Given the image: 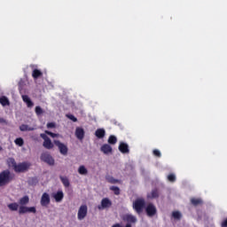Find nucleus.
Returning a JSON list of instances; mask_svg holds the SVG:
<instances>
[{
    "mask_svg": "<svg viewBox=\"0 0 227 227\" xmlns=\"http://www.w3.org/2000/svg\"><path fill=\"white\" fill-rule=\"evenodd\" d=\"M13 180H15V174L12 173L9 169L0 172V187L8 185Z\"/></svg>",
    "mask_w": 227,
    "mask_h": 227,
    "instance_id": "obj_1",
    "label": "nucleus"
},
{
    "mask_svg": "<svg viewBox=\"0 0 227 227\" xmlns=\"http://www.w3.org/2000/svg\"><path fill=\"white\" fill-rule=\"evenodd\" d=\"M143 207L145 208L147 216L153 217L155 215H157V207H155L153 203L146 204L145 200H143Z\"/></svg>",
    "mask_w": 227,
    "mask_h": 227,
    "instance_id": "obj_2",
    "label": "nucleus"
},
{
    "mask_svg": "<svg viewBox=\"0 0 227 227\" xmlns=\"http://www.w3.org/2000/svg\"><path fill=\"white\" fill-rule=\"evenodd\" d=\"M30 167L31 164L27 162L19 163L15 166L14 171L15 173H26Z\"/></svg>",
    "mask_w": 227,
    "mask_h": 227,
    "instance_id": "obj_3",
    "label": "nucleus"
},
{
    "mask_svg": "<svg viewBox=\"0 0 227 227\" xmlns=\"http://www.w3.org/2000/svg\"><path fill=\"white\" fill-rule=\"evenodd\" d=\"M41 160H43V162H45L49 166H54L55 163L54 158H52V156L49 153H43L41 154Z\"/></svg>",
    "mask_w": 227,
    "mask_h": 227,
    "instance_id": "obj_4",
    "label": "nucleus"
},
{
    "mask_svg": "<svg viewBox=\"0 0 227 227\" xmlns=\"http://www.w3.org/2000/svg\"><path fill=\"white\" fill-rule=\"evenodd\" d=\"M40 137H42V139L44 140L43 144V146H44V148H46L47 150H51V148H54V144H52V142L51 141V138L47 137L45 133H42L40 135Z\"/></svg>",
    "mask_w": 227,
    "mask_h": 227,
    "instance_id": "obj_5",
    "label": "nucleus"
},
{
    "mask_svg": "<svg viewBox=\"0 0 227 227\" xmlns=\"http://www.w3.org/2000/svg\"><path fill=\"white\" fill-rule=\"evenodd\" d=\"M54 145L59 148L61 155H68V146L59 140H54Z\"/></svg>",
    "mask_w": 227,
    "mask_h": 227,
    "instance_id": "obj_6",
    "label": "nucleus"
},
{
    "mask_svg": "<svg viewBox=\"0 0 227 227\" xmlns=\"http://www.w3.org/2000/svg\"><path fill=\"white\" fill-rule=\"evenodd\" d=\"M19 214H36V207H26V206H20L19 209Z\"/></svg>",
    "mask_w": 227,
    "mask_h": 227,
    "instance_id": "obj_7",
    "label": "nucleus"
},
{
    "mask_svg": "<svg viewBox=\"0 0 227 227\" xmlns=\"http://www.w3.org/2000/svg\"><path fill=\"white\" fill-rule=\"evenodd\" d=\"M113 202L108 198H104L101 200V205L98 206V210H104L106 208H111Z\"/></svg>",
    "mask_w": 227,
    "mask_h": 227,
    "instance_id": "obj_8",
    "label": "nucleus"
},
{
    "mask_svg": "<svg viewBox=\"0 0 227 227\" xmlns=\"http://www.w3.org/2000/svg\"><path fill=\"white\" fill-rule=\"evenodd\" d=\"M86 215H88V206L82 205L78 210L79 221H82V219H84L86 217Z\"/></svg>",
    "mask_w": 227,
    "mask_h": 227,
    "instance_id": "obj_9",
    "label": "nucleus"
},
{
    "mask_svg": "<svg viewBox=\"0 0 227 227\" xmlns=\"http://www.w3.org/2000/svg\"><path fill=\"white\" fill-rule=\"evenodd\" d=\"M133 208L137 212V214L141 213V210H143V199H137L133 203Z\"/></svg>",
    "mask_w": 227,
    "mask_h": 227,
    "instance_id": "obj_10",
    "label": "nucleus"
},
{
    "mask_svg": "<svg viewBox=\"0 0 227 227\" xmlns=\"http://www.w3.org/2000/svg\"><path fill=\"white\" fill-rule=\"evenodd\" d=\"M50 203H51V196H49V193L44 192L41 198V205L42 207H47V205H49Z\"/></svg>",
    "mask_w": 227,
    "mask_h": 227,
    "instance_id": "obj_11",
    "label": "nucleus"
},
{
    "mask_svg": "<svg viewBox=\"0 0 227 227\" xmlns=\"http://www.w3.org/2000/svg\"><path fill=\"white\" fill-rule=\"evenodd\" d=\"M119 151L121 153H129L130 152V150L129 149V145H127V143H124V142H121L119 145Z\"/></svg>",
    "mask_w": 227,
    "mask_h": 227,
    "instance_id": "obj_12",
    "label": "nucleus"
},
{
    "mask_svg": "<svg viewBox=\"0 0 227 227\" xmlns=\"http://www.w3.org/2000/svg\"><path fill=\"white\" fill-rule=\"evenodd\" d=\"M101 152H103L105 155H108V153H113V147L107 144H105L101 147Z\"/></svg>",
    "mask_w": 227,
    "mask_h": 227,
    "instance_id": "obj_13",
    "label": "nucleus"
},
{
    "mask_svg": "<svg viewBox=\"0 0 227 227\" xmlns=\"http://www.w3.org/2000/svg\"><path fill=\"white\" fill-rule=\"evenodd\" d=\"M75 136H76L77 139H80V141H82V139H84V129L76 128Z\"/></svg>",
    "mask_w": 227,
    "mask_h": 227,
    "instance_id": "obj_14",
    "label": "nucleus"
},
{
    "mask_svg": "<svg viewBox=\"0 0 227 227\" xmlns=\"http://www.w3.org/2000/svg\"><path fill=\"white\" fill-rule=\"evenodd\" d=\"M122 219H123V221H126V223H128V224H130V223H136V221H137L136 219V216H134L132 215H124Z\"/></svg>",
    "mask_w": 227,
    "mask_h": 227,
    "instance_id": "obj_15",
    "label": "nucleus"
},
{
    "mask_svg": "<svg viewBox=\"0 0 227 227\" xmlns=\"http://www.w3.org/2000/svg\"><path fill=\"white\" fill-rule=\"evenodd\" d=\"M65 195L63 194L62 191H59L57 193L53 194V198L57 203H59L60 201H63V198Z\"/></svg>",
    "mask_w": 227,
    "mask_h": 227,
    "instance_id": "obj_16",
    "label": "nucleus"
},
{
    "mask_svg": "<svg viewBox=\"0 0 227 227\" xmlns=\"http://www.w3.org/2000/svg\"><path fill=\"white\" fill-rule=\"evenodd\" d=\"M22 99H23V102L27 104V107H33V106H35V103L31 101V98L27 95H23Z\"/></svg>",
    "mask_w": 227,
    "mask_h": 227,
    "instance_id": "obj_17",
    "label": "nucleus"
},
{
    "mask_svg": "<svg viewBox=\"0 0 227 227\" xmlns=\"http://www.w3.org/2000/svg\"><path fill=\"white\" fill-rule=\"evenodd\" d=\"M96 137H98V139H102L106 137V129H98L95 132Z\"/></svg>",
    "mask_w": 227,
    "mask_h": 227,
    "instance_id": "obj_18",
    "label": "nucleus"
},
{
    "mask_svg": "<svg viewBox=\"0 0 227 227\" xmlns=\"http://www.w3.org/2000/svg\"><path fill=\"white\" fill-rule=\"evenodd\" d=\"M7 207H8L9 210H11L12 212H17V210L20 209L19 203H17V202L8 204Z\"/></svg>",
    "mask_w": 227,
    "mask_h": 227,
    "instance_id": "obj_19",
    "label": "nucleus"
},
{
    "mask_svg": "<svg viewBox=\"0 0 227 227\" xmlns=\"http://www.w3.org/2000/svg\"><path fill=\"white\" fill-rule=\"evenodd\" d=\"M159 196H160L159 190L154 189V190H153V191L151 192L150 194L147 195V198H148V199H157V198H159Z\"/></svg>",
    "mask_w": 227,
    "mask_h": 227,
    "instance_id": "obj_20",
    "label": "nucleus"
},
{
    "mask_svg": "<svg viewBox=\"0 0 227 227\" xmlns=\"http://www.w3.org/2000/svg\"><path fill=\"white\" fill-rule=\"evenodd\" d=\"M20 130H21V132H27V131H33L35 130V128L29 127L27 124H22L21 126H20Z\"/></svg>",
    "mask_w": 227,
    "mask_h": 227,
    "instance_id": "obj_21",
    "label": "nucleus"
},
{
    "mask_svg": "<svg viewBox=\"0 0 227 227\" xmlns=\"http://www.w3.org/2000/svg\"><path fill=\"white\" fill-rule=\"evenodd\" d=\"M59 179L62 182L63 185L66 187H70V180H68V177L59 176Z\"/></svg>",
    "mask_w": 227,
    "mask_h": 227,
    "instance_id": "obj_22",
    "label": "nucleus"
},
{
    "mask_svg": "<svg viewBox=\"0 0 227 227\" xmlns=\"http://www.w3.org/2000/svg\"><path fill=\"white\" fill-rule=\"evenodd\" d=\"M19 203L21 205V207L27 205V203H29V196L25 195L24 197L20 199Z\"/></svg>",
    "mask_w": 227,
    "mask_h": 227,
    "instance_id": "obj_23",
    "label": "nucleus"
},
{
    "mask_svg": "<svg viewBox=\"0 0 227 227\" xmlns=\"http://www.w3.org/2000/svg\"><path fill=\"white\" fill-rule=\"evenodd\" d=\"M7 164L10 168H12L13 169H15V167L17 166V162L15 161V159H13V158H9L7 160Z\"/></svg>",
    "mask_w": 227,
    "mask_h": 227,
    "instance_id": "obj_24",
    "label": "nucleus"
},
{
    "mask_svg": "<svg viewBox=\"0 0 227 227\" xmlns=\"http://www.w3.org/2000/svg\"><path fill=\"white\" fill-rule=\"evenodd\" d=\"M191 203L194 207H197L199 205H201L203 203V201L200 199L192 198V199H191Z\"/></svg>",
    "mask_w": 227,
    "mask_h": 227,
    "instance_id": "obj_25",
    "label": "nucleus"
},
{
    "mask_svg": "<svg viewBox=\"0 0 227 227\" xmlns=\"http://www.w3.org/2000/svg\"><path fill=\"white\" fill-rule=\"evenodd\" d=\"M0 104H2V106H10V100H8V98L6 97H2L0 98Z\"/></svg>",
    "mask_w": 227,
    "mask_h": 227,
    "instance_id": "obj_26",
    "label": "nucleus"
},
{
    "mask_svg": "<svg viewBox=\"0 0 227 227\" xmlns=\"http://www.w3.org/2000/svg\"><path fill=\"white\" fill-rule=\"evenodd\" d=\"M117 141H118V138H116V137L113 135L110 136L108 138L109 145H116Z\"/></svg>",
    "mask_w": 227,
    "mask_h": 227,
    "instance_id": "obj_27",
    "label": "nucleus"
},
{
    "mask_svg": "<svg viewBox=\"0 0 227 227\" xmlns=\"http://www.w3.org/2000/svg\"><path fill=\"white\" fill-rule=\"evenodd\" d=\"M78 173L80 175H88V169H86V167L84 166H80V168H78Z\"/></svg>",
    "mask_w": 227,
    "mask_h": 227,
    "instance_id": "obj_28",
    "label": "nucleus"
},
{
    "mask_svg": "<svg viewBox=\"0 0 227 227\" xmlns=\"http://www.w3.org/2000/svg\"><path fill=\"white\" fill-rule=\"evenodd\" d=\"M107 182H109V184H121V181L118 179H114V177L113 176H108L106 178Z\"/></svg>",
    "mask_w": 227,
    "mask_h": 227,
    "instance_id": "obj_29",
    "label": "nucleus"
},
{
    "mask_svg": "<svg viewBox=\"0 0 227 227\" xmlns=\"http://www.w3.org/2000/svg\"><path fill=\"white\" fill-rule=\"evenodd\" d=\"M110 191H113L114 193L116 196H120V187H118V186H111V187H110Z\"/></svg>",
    "mask_w": 227,
    "mask_h": 227,
    "instance_id": "obj_30",
    "label": "nucleus"
},
{
    "mask_svg": "<svg viewBox=\"0 0 227 227\" xmlns=\"http://www.w3.org/2000/svg\"><path fill=\"white\" fill-rule=\"evenodd\" d=\"M14 143L18 145V146H24V139H22V137H19L16 138Z\"/></svg>",
    "mask_w": 227,
    "mask_h": 227,
    "instance_id": "obj_31",
    "label": "nucleus"
},
{
    "mask_svg": "<svg viewBox=\"0 0 227 227\" xmlns=\"http://www.w3.org/2000/svg\"><path fill=\"white\" fill-rule=\"evenodd\" d=\"M34 79H38V77H40V75H42V72H40V70L38 69H35L33 71V74H32Z\"/></svg>",
    "mask_w": 227,
    "mask_h": 227,
    "instance_id": "obj_32",
    "label": "nucleus"
},
{
    "mask_svg": "<svg viewBox=\"0 0 227 227\" xmlns=\"http://www.w3.org/2000/svg\"><path fill=\"white\" fill-rule=\"evenodd\" d=\"M172 216H173L175 219H176V220H180L181 217H182V215H181V213L178 212V211H174V212L172 213Z\"/></svg>",
    "mask_w": 227,
    "mask_h": 227,
    "instance_id": "obj_33",
    "label": "nucleus"
},
{
    "mask_svg": "<svg viewBox=\"0 0 227 227\" xmlns=\"http://www.w3.org/2000/svg\"><path fill=\"white\" fill-rule=\"evenodd\" d=\"M168 180L169 182L175 183V181H176V176L175 174H169L168 176Z\"/></svg>",
    "mask_w": 227,
    "mask_h": 227,
    "instance_id": "obj_34",
    "label": "nucleus"
},
{
    "mask_svg": "<svg viewBox=\"0 0 227 227\" xmlns=\"http://www.w3.org/2000/svg\"><path fill=\"white\" fill-rule=\"evenodd\" d=\"M35 114H37V116H40V114H43V109H42V107H40V106H36L35 107Z\"/></svg>",
    "mask_w": 227,
    "mask_h": 227,
    "instance_id": "obj_35",
    "label": "nucleus"
},
{
    "mask_svg": "<svg viewBox=\"0 0 227 227\" xmlns=\"http://www.w3.org/2000/svg\"><path fill=\"white\" fill-rule=\"evenodd\" d=\"M66 116H67V118H68V119L71 120L72 121H74V122L77 121V119H76L75 116H74L73 114H67Z\"/></svg>",
    "mask_w": 227,
    "mask_h": 227,
    "instance_id": "obj_36",
    "label": "nucleus"
},
{
    "mask_svg": "<svg viewBox=\"0 0 227 227\" xmlns=\"http://www.w3.org/2000/svg\"><path fill=\"white\" fill-rule=\"evenodd\" d=\"M153 153L154 156L158 157V158H160L162 156V154L160 153V151L155 149L153 151Z\"/></svg>",
    "mask_w": 227,
    "mask_h": 227,
    "instance_id": "obj_37",
    "label": "nucleus"
},
{
    "mask_svg": "<svg viewBox=\"0 0 227 227\" xmlns=\"http://www.w3.org/2000/svg\"><path fill=\"white\" fill-rule=\"evenodd\" d=\"M45 134H48V136H51V137H58V134L52 133L48 130L45 131Z\"/></svg>",
    "mask_w": 227,
    "mask_h": 227,
    "instance_id": "obj_38",
    "label": "nucleus"
},
{
    "mask_svg": "<svg viewBox=\"0 0 227 227\" xmlns=\"http://www.w3.org/2000/svg\"><path fill=\"white\" fill-rule=\"evenodd\" d=\"M55 127H56V124L54 122L47 123V129H54Z\"/></svg>",
    "mask_w": 227,
    "mask_h": 227,
    "instance_id": "obj_39",
    "label": "nucleus"
},
{
    "mask_svg": "<svg viewBox=\"0 0 227 227\" xmlns=\"http://www.w3.org/2000/svg\"><path fill=\"white\" fill-rule=\"evenodd\" d=\"M221 227H227V216L222 221Z\"/></svg>",
    "mask_w": 227,
    "mask_h": 227,
    "instance_id": "obj_40",
    "label": "nucleus"
},
{
    "mask_svg": "<svg viewBox=\"0 0 227 227\" xmlns=\"http://www.w3.org/2000/svg\"><path fill=\"white\" fill-rule=\"evenodd\" d=\"M0 123H7L4 118H0Z\"/></svg>",
    "mask_w": 227,
    "mask_h": 227,
    "instance_id": "obj_41",
    "label": "nucleus"
}]
</instances>
